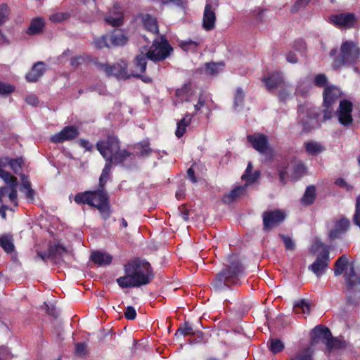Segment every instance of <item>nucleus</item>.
I'll use <instances>...</instances> for the list:
<instances>
[{
  "label": "nucleus",
  "mask_w": 360,
  "mask_h": 360,
  "mask_svg": "<svg viewBox=\"0 0 360 360\" xmlns=\"http://www.w3.org/2000/svg\"><path fill=\"white\" fill-rule=\"evenodd\" d=\"M304 148L307 153L310 155H317L325 150L324 146L321 143L316 141L305 143Z\"/></svg>",
  "instance_id": "f704fd0d"
},
{
  "label": "nucleus",
  "mask_w": 360,
  "mask_h": 360,
  "mask_svg": "<svg viewBox=\"0 0 360 360\" xmlns=\"http://www.w3.org/2000/svg\"><path fill=\"white\" fill-rule=\"evenodd\" d=\"M9 13L8 7L6 4L0 6V27L6 22Z\"/></svg>",
  "instance_id": "6e6d98bb"
},
{
  "label": "nucleus",
  "mask_w": 360,
  "mask_h": 360,
  "mask_svg": "<svg viewBox=\"0 0 360 360\" xmlns=\"http://www.w3.org/2000/svg\"><path fill=\"white\" fill-rule=\"evenodd\" d=\"M327 248L328 250L329 251V248L328 246L324 245L320 240L319 239H316L314 241V243L311 246V250L313 252H316L319 250H321V252L323 251V250L325 248Z\"/></svg>",
  "instance_id": "052dcab7"
},
{
  "label": "nucleus",
  "mask_w": 360,
  "mask_h": 360,
  "mask_svg": "<svg viewBox=\"0 0 360 360\" xmlns=\"http://www.w3.org/2000/svg\"><path fill=\"white\" fill-rule=\"evenodd\" d=\"M78 143L87 151H91L94 149V146L88 140L81 139Z\"/></svg>",
  "instance_id": "69168bd1"
},
{
  "label": "nucleus",
  "mask_w": 360,
  "mask_h": 360,
  "mask_svg": "<svg viewBox=\"0 0 360 360\" xmlns=\"http://www.w3.org/2000/svg\"><path fill=\"white\" fill-rule=\"evenodd\" d=\"M62 252H65V250L63 248L58 246L56 248V252H54L52 248H50L48 252H37V256L44 262L49 259L56 261L58 259L57 254L61 255Z\"/></svg>",
  "instance_id": "473e14b6"
},
{
  "label": "nucleus",
  "mask_w": 360,
  "mask_h": 360,
  "mask_svg": "<svg viewBox=\"0 0 360 360\" xmlns=\"http://www.w3.org/2000/svg\"><path fill=\"white\" fill-rule=\"evenodd\" d=\"M348 264V259L346 255H343L335 262V269H334V274L338 276L341 275L345 267Z\"/></svg>",
  "instance_id": "ea45409f"
},
{
  "label": "nucleus",
  "mask_w": 360,
  "mask_h": 360,
  "mask_svg": "<svg viewBox=\"0 0 360 360\" xmlns=\"http://www.w3.org/2000/svg\"><path fill=\"white\" fill-rule=\"evenodd\" d=\"M314 83L319 87L326 86L328 78L325 74H318L314 77Z\"/></svg>",
  "instance_id": "5fc2aeb1"
},
{
  "label": "nucleus",
  "mask_w": 360,
  "mask_h": 360,
  "mask_svg": "<svg viewBox=\"0 0 360 360\" xmlns=\"http://www.w3.org/2000/svg\"><path fill=\"white\" fill-rule=\"evenodd\" d=\"M0 245L8 253L14 250V245L9 236H4L0 238Z\"/></svg>",
  "instance_id": "49530a36"
},
{
  "label": "nucleus",
  "mask_w": 360,
  "mask_h": 360,
  "mask_svg": "<svg viewBox=\"0 0 360 360\" xmlns=\"http://www.w3.org/2000/svg\"><path fill=\"white\" fill-rule=\"evenodd\" d=\"M90 197H91V191L79 193L75 195V201L77 204H87L89 205Z\"/></svg>",
  "instance_id": "3c124183"
},
{
  "label": "nucleus",
  "mask_w": 360,
  "mask_h": 360,
  "mask_svg": "<svg viewBox=\"0 0 360 360\" xmlns=\"http://www.w3.org/2000/svg\"><path fill=\"white\" fill-rule=\"evenodd\" d=\"M79 130L75 126L65 127L60 131L53 135L50 140L55 143H63L64 141H72L77 137Z\"/></svg>",
  "instance_id": "2eb2a0df"
},
{
  "label": "nucleus",
  "mask_w": 360,
  "mask_h": 360,
  "mask_svg": "<svg viewBox=\"0 0 360 360\" xmlns=\"http://www.w3.org/2000/svg\"><path fill=\"white\" fill-rule=\"evenodd\" d=\"M290 168L292 169V178L295 180L300 179L306 172V167L301 161L292 162L285 169H281L280 171L279 177L281 181H283L284 179L287 176L288 174V171Z\"/></svg>",
  "instance_id": "aec40b11"
},
{
  "label": "nucleus",
  "mask_w": 360,
  "mask_h": 360,
  "mask_svg": "<svg viewBox=\"0 0 360 360\" xmlns=\"http://www.w3.org/2000/svg\"><path fill=\"white\" fill-rule=\"evenodd\" d=\"M4 181L6 186L0 188V203H6L9 201L15 206H17V179L15 177H11V179Z\"/></svg>",
  "instance_id": "1a4fd4ad"
},
{
  "label": "nucleus",
  "mask_w": 360,
  "mask_h": 360,
  "mask_svg": "<svg viewBox=\"0 0 360 360\" xmlns=\"http://www.w3.org/2000/svg\"><path fill=\"white\" fill-rule=\"evenodd\" d=\"M141 20L146 30L152 33H158V27L155 18L149 14H143L141 15Z\"/></svg>",
  "instance_id": "7c9ffc66"
},
{
  "label": "nucleus",
  "mask_w": 360,
  "mask_h": 360,
  "mask_svg": "<svg viewBox=\"0 0 360 360\" xmlns=\"http://www.w3.org/2000/svg\"><path fill=\"white\" fill-rule=\"evenodd\" d=\"M318 108L309 103H305L298 106V117L302 126L303 131L308 132L319 126Z\"/></svg>",
  "instance_id": "39448f33"
},
{
  "label": "nucleus",
  "mask_w": 360,
  "mask_h": 360,
  "mask_svg": "<svg viewBox=\"0 0 360 360\" xmlns=\"http://www.w3.org/2000/svg\"><path fill=\"white\" fill-rule=\"evenodd\" d=\"M124 316L128 320H134L136 317V311L134 307L128 306L124 312Z\"/></svg>",
  "instance_id": "680f3d73"
},
{
  "label": "nucleus",
  "mask_w": 360,
  "mask_h": 360,
  "mask_svg": "<svg viewBox=\"0 0 360 360\" xmlns=\"http://www.w3.org/2000/svg\"><path fill=\"white\" fill-rule=\"evenodd\" d=\"M22 181L21 191L25 193L27 200L32 202L34 199L35 191L31 187V183L28 177L25 174H20Z\"/></svg>",
  "instance_id": "cd10ccee"
},
{
  "label": "nucleus",
  "mask_w": 360,
  "mask_h": 360,
  "mask_svg": "<svg viewBox=\"0 0 360 360\" xmlns=\"http://www.w3.org/2000/svg\"><path fill=\"white\" fill-rule=\"evenodd\" d=\"M305 44L302 40H297L295 41L294 49L300 53H303L305 50Z\"/></svg>",
  "instance_id": "338daca9"
},
{
  "label": "nucleus",
  "mask_w": 360,
  "mask_h": 360,
  "mask_svg": "<svg viewBox=\"0 0 360 360\" xmlns=\"http://www.w3.org/2000/svg\"><path fill=\"white\" fill-rule=\"evenodd\" d=\"M89 205L96 207L104 219L109 217L110 214V206L108 198L105 191L98 190L91 192Z\"/></svg>",
  "instance_id": "6e6552de"
},
{
  "label": "nucleus",
  "mask_w": 360,
  "mask_h": 360,
  "mask_svg": "<svg viewBox=\"0 0 360 360\" xmlns=\"http://www.w3.org/2000/svg\"><path fill=\"white\" fill-rule=\"evenodd\" d=\"M172 51L173 49L167 40L161 38L153 41V45L147 53H148L149 60L156 62L167 58Z\"/></svg>",
  "instance_id": "0eeeda50"
},
{
  "label": "nucleus",
  "mask_w": 360,
  "mask_h": 360,
  "mask_svg": "<svg viewBox=\"0 0 360 360\" xmlns=\"http://www.w3.org/2000/svg\"><path fill=\"white\" fill-rule=\"evenodd\" d=\"M96 148L105 160H112L116 164L131 161L134 157L133 153L126 150H120V142L115 136H108L106 140L98 141Z\"/></svg>",
  "instance_id": "7ed1b4c3"
},
{
  "label": "nucleus",
  "mask_w": 360,
  "mask_h": 360,
  "mask_svg": "<svg viewBox=\"0 0 360 360\" xmlns=\"http://www.w3.org/2000/svg\"><path fill=\"white\" fill-rule=\"evenodd\" d=\"M134 149L139 156L145 157L150 155L152 150L149 147L148 141H143L134 146Z\"/></svg>",
  "instance_id": "58836bf2"
},
{
  "label": "nucleus",
  "mask_w": 360,
  "mask_h": 360,
  "mask_svg": "<svg viewBox=\"0 0 360 360\" xmlns=\"http://www.w3.org/2000/svg\"><path fill=\"white\" fill-rule=\"evenodd\" d=\"M75 352L78 356H84L86 353V345L84 342H78L75 345Z\"/></svg>",
  "instance_id": "bf43d9fd"
},
{
  "label": "nucleus",
  "mask_w": 360,
  "mask_h": 360,
  "mask_svg": "<svg viewBox=\"0 0 360 360\" xmlns=\"http://www.w3.org/2000/svg\"><path fill=\"white\" fill-rule=\"evenodd\" d=\"M326 346L327 350L329 353L333 350L340 349L346 347V342L344 340H341L337 338H329L324 343Z\"/></svg>",
  "instance_id": "2f4dec72"
},
{
  "label": "nucleus",
  "mask_w": 360,
  "mask_h": 360,
  "mask_svg": "<svg viewBox=\"0 0 360 360\" xmlns=\"http://www.w3.org/2000/svg\"><path fill=\"white\" fill-rule=\"evenodd\" d=\"M44 27V21L41 18H36L32 20L27 30L28 34H37L41 32Z\"/></svg>",
  "instance_id": "c9c22d12"
},
{
  "label": "nucleus",
  "mask_w": 360,
  "mask_h": 360,
  "mask_svg": "<svg viewBox=\"0 0 360 360\" xmlns=\"http://www.w3.org/2000/svg\"><path fill=\"white\" fill-rule=\"evenodd\" d=\"M280 237L281 238L285 247L287 250H292L295 248V243L293 242L292 239L288 236L285 235H280Z\"/></svg>",
  "instance_id": "13d9d810"
},
{
  "label": "nucleus",
  "mask_w": 360,
  "mask_h": 360,
  "mask_svg": "<svg viewBox=\"0 0 360 360\" xmlns=\"http://www.w3.org/2000/svg\"><path fill=\"white\" fill-rule=\"evenodd\" d=\"M269 348L274 354H276L283 350L284 344L281 340L273 338L269 341Z\"/></svg>",
  "instance_id": "de8ad7c7"
},
{
  "label": "nucleus",
  "mask_w": 360,
  "mask_h": 360,
  "mask_svg": "<svg viewBox=\"0 0 360 360\" xmlns=\"http://www.w3.org/2000/svg\"><path fill=\"white\" fill-rule=\"evenodd\" d=\"M219 6V0H207L202 17V27L210 31L214 28L216 22L215 11Z\"/></svg>",
  "instance_id": "9d476101"
},
{
  "label": "nucleus",
  "mask_w": 360,
  "mask_h": 360,
  "mask_svg": "<svg viewBox=\"0 0 360 360\" xmlns=\"http://www.w3.org/2000/svg\"><path fill=\"white\" fill-rule=\"evenodd\" d=\"M285 216L280 210L264 212L263 214V223L266 229L283 221Z\"/></svg>",
  "instance_id": "412c9836"
},
{
  "label": "nucleus",
  "mask_w": 360,
  "mask_h": 360,
  "mask_svg": "<svg viewBox=\"0 0 360 360\" xmlns=\"http://www.w3.org/2000/svg\"><path fill=\"white\" fill-rule=\"evenodd\" d=\"M247 139L259 153L265 155L266 158L271 157L272 150L268 145V138L266 136L257 133L248 135Z\"/></svg>",
  "instance_id": "9b49d317"
},
{
  "label": "nucleus",
  "mask_w": 360,
  "mask_h": 360,
  "mask_svg": "<svg viewBox=\"0 0 360 360\" xmlns=\"http://www.w3.org/2000/svg\"><path fill=\"white\" fill-rule=\"evenodd\" d=\"M329 261V251L326 248L317 257L314 263L309 267L317 277L321 276L328 266Z\"/></svg>",
  "instance_id": "dca6fc26"
},
{
  "label": "nucleus",
  "mask_w": 360,
  "mask_h": 360,
  "mask_svg": "<svg viewBox=\"0 0 360 360\" xmlns=\"http://www.w3.org/2000/svg\"><path fill=\"white\" fill-rule=\"evenodd\" d=\"M330 56L333 58V70L343 66H353L359 62L360 48L356 42L345 40L342 42L339 53L337 49H333L330 52Z\"/></svg>",
  "instance_id": "f03ea898"
},
{
  "label": "nucleus",
  "mask_w": 360,
  "mask_h": 360,
  "mask_svg": "<svg viewBox=\"0 0 360 360\" xmlns=\"http://www.w3.org/2000/svg\"><path fill=\"white\" fill-rule=\"evenodd\" d=\"M193 115V114L188 113L177 122L175 135L178 138H181L184 134L186 127L191 124Z\"/></svg>",
  "instance_id": "c756f323"
},
{
  "label": "nucleus",
  "mask_w": 360,
  "mask_h": 360,
  "mask_svg": "<svg viewBox=\"0 0 360 360\" xmlns=\"http://www.w3.org/2000/svg\"><path fill=\"white\" fill-rule=\"evenodd\" d=\"M177 332L184 336L193 333L191 326L187 323L184 326L180 327Z\"/></svg>",
  "instance_id": "0e129e2a"
},
{
  "label": "nucleus",
  "mask_w": 360,
  "mask_h": 360,
  "mask_svg": "<svg viewBox=\"0 0 360 360\" xmlns=\"http://www.w3.org/2000/svg\"><path fill=\"white\" fill-rule=\"evenodd\" d=\"M176 96L180 99L181 102H192L194 101L193 92L191 91L189 85H185L181 89H179L176 91Z\"/></svg>",
  "instance_id": "c85d7f7f"
},
{
  "label": "nucleus",
  "mask_w": 360,
  "mask_h": 360,
  "mask_svg": "<svg viewBox=\"0 0 360 360\" xmlns=\"http://www.w3.org/2000/svg\"><path fill=\"white\" fill-rule=\"evenodd\" d=\"M25 101L27 102V103H28L32 106H36L39 103V99L37 97V96L34 94H30V95L27 96L26 98H25Z\"/></svg>",
  "instance_id": "774afa93"
},
{
  "label": "nucleus",
  "mask_w": 360,
  "mask_h": 360,
  "mask_svg": "<svg viewBox=\"0 0 360 360\" xmlns=\"http://www.w3.org/2000/svg\"><path fill=\"white\" fill-rule=\"evenodd\" d=\"M353 109L352 103L348 100H341L339 108L336 111L339 122L343 126H349L352 124L353 118L352 112Z\"/></svg>",
  "instance_id": "f8f14e48"
},
{
  "label": "nucleus",
  "mask_w": 360,
  "mask_h": 360,
  "mask_svg": "<svg viewBox=\"0 0 360 360\" xmlns=\"http://www.w3.org/2000/svg\"><path fill=\"white\" fill-rule=\"evenodd\" d=\"M23 163V160L22 158H18L15 159L10 158L9 161V167L13 170L15 174H19L22 165Z\"/></svg>",
  "instance_id": "864d4df0"
},
{
  "label": "nucleus",
  "mask_w": 360,
  "mask_h": 360,
  "mask_svg": "<svg viewBox=\"0 0 360 360\" xmlns=\"http://www.w3.org/2000/svg\"><path fill=\"white\" fill-rule=\"evenodd\" d=\"M125 275L117 278L122 288L140 287L148 284L153 278L150 264L145 261L135 259L124 265Z\"/></svg>",
  "instance_id": "f257e3e1"
},
{
  "label": "nucleus",
  "mask_w": 360,
  "mask_h": 360,
  "mask_svg": "<svg viewBox=\"0 0 360 360\" xmlns=\"http://www.w3.org/2000/svg\"><path fill=\"white\" fill-rule=\"evenodd\" d=\"M10 158L8 157H4L0 158V178L4 181H8L11 179V177H14L8 172L4 169L7 165H9Z\"/></svg>",
  "instance_id": "37998d69"
},
{
  "label": "nucleus",
  "mask_w": 360,
  "mask_h": 360,
  "mask_svg": "<svg viewBox=\"0 0 360 360\" xmlns=\"http://www.w3.org/2000/svg\"><path fill=\"white\" fill-rule=\"evenodd\" d=\"M316 198V188L314 186L307 187L305 192L301 198V202L304 205H311L314 203Z\"/></svg>",
  "instance_id": "72a5a7b5"
},
{
  "label": "nucleus",
  "mask_w": 360,
  "mask_h": 360,
  "mask_svg": "<svg viewBox=\"0 0 360 360\" xmlns=\"http://www.w3.org/2000/svg\"><path fill=\"white\" fill-rule=\"evenodd\" d=\"M70 16V14L68 12H58L51 14L49 16V20L52 22H61L68 20Z\"/></svg>",
  "instance_id": "8fccbe9b"
},
{
  "label": "nucleus",
  "mask_w": 360,
  "mask_h": 360,
  "mask_svg": "<svg viewBox=\"0 0 360 360\" xmlns=\"http://www.w3.org/2000/svg\"><path fill=\"white\" fill-rule=\"evenodd\" d=\"M108 36L111 47L124 46L128 41V37L122 30H115Z\"/></svg>",
  "instance_id": "4be33fe9"
},
{
  "label": "nucleus",
  "mask_w": 360,
  "mask_h": 360,
  "mask_svg": "<svg viewBox=\"0 0 360 360\" xmlns=\"http://www.w3.org/2000/svg\"><path fill=\"white\" fill-rule=\"evenodd\" d=\"M105 22L112 27H120L123 24L124 15L119 3H115L109 13L105 18Z\"/></svg>",
  "instance_id": "f3484780"
},
{
  "label": "nucleus",
  "mask_w": 360,
  "mask_h": 360,
  "mask_svg": "<svg viewBox=\"0 0 360 360\" xmlns=\"http://www.w3.org/2000/svg\"><path fill=\"white\" fill-rule=\"evenodd\" d=\"M15 90V87L8 83L0 82V95H7L11 94Z\"/></svg>",
  "instance_id": "4d7b16f0"
},
{
  "label": "nucleus",
  "mask_w": 360,
  "mask_h": 360,
  "mask_svg": "<svg viewBox=\"0 0 360 360\" xmlns=\"http://www.w3.org/2000/svg\"><path fill=\"white\" fill-rule=\"evenodd\" d=\"M105 161L106 162H105L104 168L103 169L102 173L99 178V184H100L101 187H103L105 186V184H106L108 179V177L110 176L111 168L112 166V162H112V160H108Z\"/></svg>",
  "instance_id": "4c0bfd02"
},
{
  "label": "nucleus",
  "mask_w": 360,
  "mask_h": 360,
  "mask_svg": "<svg viewBox=\"0 0 360 360\" xmlns=\"http://www.w3.org/2000/svg\"><path fill=\"white\" fill-rule=\"evenodd\" d=\"M309 304L304 300H299L294 304V311L296 314H307L309 313Z\"/></svg>",
  "instance_id": "a18cd8bd"
},
{
  "label": "nucleus",
  "mask_w": 360,
  "mask_h": 360,
  "mask_svg": "<svg viewBox=\"0 0 360 360\" xmlns=\"http://www.w3.org/2000/svg\"><path fill=\"white\" fill-rule=\"evenodd\" d=\"M309 90V87L305 85L304 83H302L297 86L295 94L297 95L304 96L307 94Z\"/></svg>",
  "instance_id": "e2e57ef3"
},
{
  "label": "nucleus",
  "mask_w": 360,
  "mask_h": 360,
  "mask_svg": "<svg viewBox=\"0 0 360 360\" xmlns=\"http://www.w3.org/2000/svg\"><path fill=\"white\" fill-rule=\"evenodd\" d=\"M246 186H236L229 193L223 196L222 200L226 204H230L246 193Z\"/></svg>",
  "instance_id": "5701e85b"
},
{
  "label": "nucleus",
  "mask_w": 360,
  "mask_h": 360,
  "mask_svg": "<svg viewBox=\"0 0 360 360\" xmlns=\"http://www.w3.org/2000/svg\"><path fill=\"white\" fill-rule=\"evenodd\" d=\"M350 226V221L345 218L341 217L332 221L331 226H329L328 236L330 240L339 238L342 235L345 234Z\"/></svg>",
  "instance_id": "ddd939ff"
},
{
  "label": "nucleus",
  "mask_w": 360,
  "mask_h": 360,
  "mask_svg": "<svg viewBox=\"0 0 360 360\" xmlns=\"http://www.w3.org/2000/svg\"><path fill=\"white\" fill-rule=\"evenodd\" d=\"M243 268L239 262H233L219 272L213 282L215 290H221L229 288L230 285L237 284L238 278L243 274Z\"/></svg>",
  "instance_id": "20e7f679"
},
{
  "label": "nucleus",
  "mask_w": 360,
  "mask_h": 360,
  "mask_svg": "<svg viewBox=\"0 0 360 360\" xmlns=\"http://www.w3.org/2000/svg\"><path fill=\"white\" fill-rule=\"evenodd\" d=\"M199 42L193 40H186L181 43V47L186 51H195Z\"/></svg>",
  "instance_id": "603ef678"
},
{
  "label": "nucleus",
  "mask_w": 360,
  "mask_h": 360,
  "mask_svg": "<svg viewBox=\"0 0 360 360\" xmlns=\"http://www.w3.org/2000/svg\"><path fill=\"white\" fill-rule=\"evenodd\" d=\"M329 338H331V332L329 328L322 325H318L311 332L310 346L315 347L320 340L325 343Z\"/></svg>",
  "instance_id": "6ab92c4d"
},
{
  "label": "nucleus",
  "mask_w": 360,
  "mask_h": 360,
  "mask_svg": "<svg viewBox=\"0 0 360 360\" xmlns=\"http://www.w3.org/2000/svg\"><path fill=\"white\" fill-rule=\"evenodd\" d=\"M312 354L313 350L310 346L296 353L292 356L291 360H312Z\"/></svg>",
  "instance_id": "a19ab883"
},
{
  "label": "nucleus",
  "mask_w": 360,
  "mask_h": 360,
  "mask_svg": "<svg viewBox=\"0 0 360 360\" xmlns=\"http://www.w3.org/2000/svg\"><path fill=\"white\" fill-rule=\"evenodd\" d=\"M91 259L99 266H105L112 262V257L107 252L96 251L91 253Z\"/></svg>",
  "instance_id": "a878e982"
},
{
  "label": "nucleus",
  "mask_w": 360,
  "mask_h": 360,
  "mask_svg": "<svg viewBox=\"0 0 360 360\" xmlns=\"http://www.w3.org/2000/svg\"><path fill=\"white\" fill-rule=\"evenodd\" d=\"M342 96V91L335 85L326 86L323 92V120L325 121L332 118L334 114V105Z\"/></svg>",
  "instance_id": "423d86ee"
},
{
  "label": "nucleus",
  "mask_w": 360,
  "mask_h": 360,
  "mask_svg": "<svg viewBox=\"0 0 360 360\" xmlns=\"http://www.w3.org/2000/svg\"><path fill=\"white\" fill-rule=\"evenodd\" d=\"M94 44L98 49H103L105 47H106V48L111 47L110 43L109 41L108 34H105V35L101 36V37L94 39Z\"/></svg>",
  "instance_id": "09e8293b"
},
{
  "label": "nucleus",
  "mask_w": 360,
  "mask_h": 360,
  "mask_svg": "<svg viewBox=\"0 0 360 360\" xmlns=\"http://www.w3.org/2000/svg\"><path fill=\"white\" fill-rule=\"evenodd\" d=\"M224 66V64L222 62L218 63H206L205 71L207 74L214 76V75H217L219 72V71L222 70Z\"/></svg>",
  "instance_id": "c03bdc74"
},
{
  "label": "nucleus",
  "mask_w": 360,
  "mask_h": 360,
  "mask_svg": "<svg viewBox=\"0 0 360 360\" xmlns=\"http://www.w3.org/2000/svg\"><path fill=\"white\" fill-rule=\"evenodd\" d=\"M245 93L241 88L236 89L234 95L233 108L236 110H240L243 107Z\"/></svg>",
  "instance_id": "79ce46f5"
},
{
  "label": "nucleus",
  "mask_w": 360,
  "mask_h": 360,
  "mask_svg": "<svg viewBox=\"0 0 360 360\" xmlns=\"http://www.w3.org/2000/svg\"><path fill=\"white\" fill-rule=\"evenodd\" d=\"M127 63L122 60L113 65H109L108 64H103L101 65V68L108 76H114L119 79H125L130 77L127 72Z\"/></svg>",
  "instance_id": "4468645a"
},
{
  "label": "nucleus",
  "mask_w": 360,
  "mask_h": 360,
  "mask_svg": "<svg viewBox=\"0 0 360 360\" xmlns=\"http://www.w3.org/2000/svg\"><path fill=\"white\" fill-rule=\"evenodd\" d=\"M149 59L148 53H141L136 56L135 59V67L140 73L145 72L146 69L147 60Z\"/></svg>",
  "instance_id": "e433bc0d"
},
{
  "label": "nucleus",
  "mask_w": 360,
  "mask_h": 360,
  "mask_svg": "<svg viewBox=\"0 0 360 360\" xmlns=\"http://www.w3.org/2000/svg\"><path fill=\"white\" fill-rule=\"evenodd\" d=\"M330 22L339 27H352L356 22L354 14L344 13L331 15L329 18Z\"/></svg>",
  "instance_id": "a211bd4d"
},
{
  "label": "nucleus",
  "mask_w": 360,
  "mask_h": 360,
  "mask_svg": "<svg viewBox=\"0 0 360 360\" xmlns=\"http://www.w3.org/2000/svg\"><path fill=\"white\" fill-rule=\"evenodd\" d=\"M45 72V64L43 62L36 63L30 72L27 74L26 79L28 82H37Z\"/></svg>",
  "instance_id": "b1692460"
},
{
  "label": "nucleus",
  "mask_w": 360,
  "mask_h": 360,
  "mask_svg": "<svg viewBox=\"0 0 360 360\" xmlns=\"http://www.w3.org/2000/svg\"><path fill=\"white\" fill-rule=\"evenodd\" d=\"M269 91L274 90L283 81V75L278 72H274L262 79Z\"/></svg>",
  "instance_id": "393cba45"
},
{
  "label": "nucleus",
  "mask_w": 360,
  "mask_h": 360,
  "mask_svg": "<svg viewBox=\"0 0 360 360\" xmlns=\"http://www.w3.org/2000/svg\"><path fill=\"white\" fill-rule=\"evenodd\" d=\"M259 176L260 173L258 170L252 172V165L251 162H249L241 178L243 180L245 181L244 186H246L247 188L248 186L255 182L259 178Z\"/></svg>",
  "instance_id": "bb28decb"
}]
</instances>
